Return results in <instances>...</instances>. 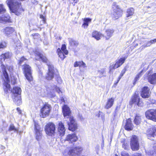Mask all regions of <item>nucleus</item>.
Returning a JSON list of instances; mask_svg holds the SVG:
<instances>
[{"instance_id": "obj_1", "label": "nucleus", "mask_w": 156, "mask_h": 156, "mask_svg": "<svg viewBox=\"0 0 156 156\" xmlns=\"http://www.w3.org/2000/svg\"><path fill=\"white\" fill-rule=\"evenodd\" d=\"M1 68L3 73V75L5 77L4 80L5 81V88H4L5 91L8 92L9 90L11 91L14 95V97L17 96L18 95H20L21 92V88L18 87H14L12 90L10 88V86L9 83L10 82L8 74L7 73V70H8L9 72H11L12 71V68L10 66H7L6 67L3 64H2L1 66Z\"/></svg>"}, {"instance_id": "obj_2", "label": "nucleus", "mask_w": 156, "mask_h": 156, "mask_svg": "<svg viewBox=\"0 0 156 156\" xmlns=\"http://www.w3.org/2000/svg\"><path fill=\"white\" fill-rule=\"evenodd\" d=\"M62 112L64 116L66 117L69 120H66L67 123L69 126V130L72 131H75L77 127V124L72 116L69 117L71 113L69 108L66 105H64L62 108Z\"/></svg>"}, {"instance_id": "obj_3", "label": "nucleus", "mask_w": 156, "mask_h": 156, "mask_svg": "<svg viewBox=\"0 0 156 156\" xmlns=\"http://www.w3.org/2000/svg\"><path fill=\"white\" fill-rule=\"evenodd\" d=\"M6 3L10 10L17 15H19L23 11L21 3L17 0H7Z\"/></svg>"}, {"instance_id": "obj_4", "label": "nucleus", "mask_w": 156, "mask_h": 156, "mask_svg": "<svg viewBox=\"0 0 156 156\" xmlns=\"http://www.w3.org/2000/svg\"><path fill=\"white\" fill-rule=\"evenodd\" d=\"M35 54L41 58L43 62L48 63V60L45 56L37 51L35 52ZM47 65L48 66V72L46 76V78L48 80H51L56 75L55 74L53 66L49 64H47Z\"/></svg>"}, {"instance_id": "obj_5", "label": "nucleus", "mask_w": 156, "mask_h": 156, "mask_svg": "<svg viewBox=\"0 0 156 156\" xmlns=\"http://www.w3.org/2000/svg\"><path fill=\"white\" fill-rule=\"evenodd\" d=\"M112 16L114 20L118 19L122 14V11L116 2H114L112 5Z\"/></svg>"}, {"instance_id": "obj_6", "label": "nucleus", "mask_w": 156, "mask_h": 156, "mask_svg": "<svg viewBox=\"0 0 156 156\" xmlns=\"http://www.w3.org/2000/svg\"><path fill=\"white\" fill-rule=\"evenodd\" d=\"M55 126L52 122H49L45 126V130L46 134L51 136H53L55 134Z\"/></svg>"}, {"instance_id": "obj_7", "label": "nucleus", "mask_w": 156, "mask_h": 156, "mask_svg": "<svg viewBox=\"0 0 156 156\" xmlns=\"http://www.w3.org/2000/svg\"><path fill=\"white\" fill-rule=\"evenodd\" d=\"M127 56H125V57L117 59L115 61V63L110 66L109 67V72L110 73H112L113 72L112 70L113 69L117 68L122 65L125 62L126 59L127 58Z\"/></svg>"}, {"instance_id": "obj_8", "label": "nucleus", "mask_w": 156, "mask_h": 156, "mask_svg": "<svg viewBox=\"0 0 156 156\" xmlns=\"http://www.w3.org/2000/svg\"><path fill=\"white\" fill-rule=\"evenodd\" d=\"M51 110V106L48 103H46L41 110L40 116L45 118L49 115Z\"/></svg>"}, {"instance_id": "obj_9", "label": "nucleus", "mask_w": 156, "mask_h": 156, "mask_svg": "<svg viewBox=\"0 0 156 156\" xmlns=\"http://www.w3.org/2000/svg\"><path fill=\"white\" fill-rule=\"evenodd\" d=\"M23 69L26 79L29 81H32L33 77L30 67L28 65L25 64L23 65Z\"/></svg>"}, {"instance_id": "obj_10", "label": "nucleus", "mask_w": 156, "mask_h": 156, "mask_svg": "<svg viewBox=\"0 0 156 156\" xmlns=\"http://www.w3.org/2000/svg\"><path fill=\"white\" fill-rule=\"evenodd\" d=\"M130 146L131 149L133 151H137L139 149V144L136 136H132L131 139Z\"/></svg>"}, {"instance_id": "obj_11", "label": "nucleus", "mask_w": 156, "mask_h": 156, "mask_svg": "<svg viewBox=\"0 0 156 156\" xmlns=\"http://www.w3.org/2000/svg\"><path fill=\"white\" fill-rule=\"evenodd\" d=\"M35 135L36 139L38 141H40L42 139V130H41L39 126L35 122Z\"/></svg>"}, {"instance_id": "obj_12", "label": "nucleus", "mask_w": 156, "mask_h": 156, "mask_svg": "<svg viewBox=\"0 0 156 156\" xmlns=\"http://www.w3.org/2000/svg\"><path fill=\"white\" fill-rule=\"evenodd\" d=\"M145 115L147 118L156 122V109H151L147 111Z\"/></svg>"}, {"instance_id": "obj_13", "label": "nucleus", "mask_w": 156, "mask_h": 156, "mask_svg": "<svg viewBox=\"0 0 156 156\" xmlns=\"http://www.w3.org/2000/svg\"><path fill=\"white\" fill-rule=\"evenodd\" d=\"M82 150V147L77 146L70 150L68 152V154L71 156H79Z\"/></svg>"}, {"instance_id": "obj_14", "label": "nucleus", "mask_w": 156, "mask_h": 156, "mask_svg": "<svg viewBox=\"0 0 156 156\" xmlns=\"http://www.w3.org/2000/svg\"><path fill=\"white\" fill-rule=\"evenodd\" d=\"M58 125V134L60 137H62L65 134L66 129L64 125L61 122H59Z\"/></svg>"}, {"instance_id": "obj_15", "label": "nucleus", "mask_w": 156, "mask_h": 156, "mask_svg": "<svg viewBox=\"0 0 156 156\" xmlns=\"http://www.w3.org/2000/svg\"><path fill=\"white\" fill-rule=\"evenodd\" d=\"M77 139V137L76 135L73 133L67 135L66 139V140L69 141V143H72L73 142L76 141Z\"/></svg>"}, {"instance_id": "obj_16", "label": "nucleus", "mask_w": 156, "mask_h": 156, "mask_svg": "<svg viewBox=\"0 0 156 156\" xmlns=\"http://www.w3.org/2000/svg\"><path fill=\"white\" fill-rule=\"evenodd\" d=\"M141 96L143 98H148L149 95V89L147 87H144L142 89Z\"/></svg>"}, {"instance_id": "obj_17", "label": "nucleus", "mask_w": 156, "mask_h": 156, "mask_svg": "<svg viewBox=\"0 0 156 156\" xmlns=\"http://www.w3.org/2000/svg\"><path fill=\"white\" fill-rule=\"evenodd\" d=\"M92 36L97 40H100L102 37H104V35L100 32L96 30L93 32Z\"/></svg>"}, {"instance_id": "obj_18", "label": "nucleus", "mask_w": 156, "mask_h": 156, "mask_svg": "<svg viewBox=\"0 0 156 156\" xmlns=\"http://www.w3.org/2000/svg\"><path fill=\"white\" fill-rule=\"evenodd\" d=\"M12 56V54L9 52H7L2 54L0 56V61L2 62L6 59H9Z\"/></svg>"}, {"instance_id": "obj_19", "label": "nucleus", "mask_w": 156, "mask_h": 156, "mask_svg": "<svg viewBox=\"0 0 156 156\" xmlns=\"http://www.w3.org/2000/svg\"><path fill=\"white\" fill-rule=\"evenodd\" d=\"M125 129L127 130H131L133 129V125L131 121L129 119L126 120V122L125 126Z\"/></svg>"}, {"instance_id": "obj_20", "label": "nucleus", "mask_w": 156, "mask_h": 156, "mask_svg": "<svg viewBox=\"0 0 156 156\" xmlns=\"http://www.w3.org/2000/svg\"><path fill=\"white\" fill-rule=\"evenodd\" d=\"M114 32V30L113 29H106L105 31V37L106 39H108L112 36Z\"/></svg>"}, {"instance_id": "obj_21", "label": "nucleus", "mask_w": 156, "mask_h": 156, "mask_svg": "<svg viewBox=\"0 0 156 156\" xmlns=\"http://www.w3.org/2000/svg\"><path fill=\"white\" fill-rule=\"evenodd\" d=\"M14 31V29L12 27H6L3 29V32L7 36L11 34Z\"/></svg>"}, {"instance_id": "obj_22", "label": "nucleus", "mask_w": 156, "mask_h": 156, "mask_svg": "<svg viewBox=\"0 0 156 156\" xmlns=\"http://www.w3.org/2000/svg\"><path fill=\"white\" fill-rule=\"evenodd\" d=\"M9 19L10 17L8 14L3 15L0 17V23H4V22H9Z\"/></svg>"}, {"instance_id": "obj_23", "label": "nucleus", "mask_w": 156, "mask_h": 156, "mask_svg": "<svg viewBox=\"0 0 156 156\" xmlns=\"http://www.w3.org/2000/svg\"><path fill=\"white\" fill-rule=\"evenodd\" d=\"M148 80L149 82L152 84L156 83V73L149 76Z\"/></svg>"}, {"instance_id": "obj_24", "label": "nucleus", "mask_w": 156, "mask_h": 156, "mask_svg": "<svg viewBox=\"0 0 156 156\" xmlns=\"http://www.w3.org/2000/svg\"><path fill=\"white\" fill-rule=\"evenodd\" d=\"M114 102V99L112 98H109L107 102L106 105L105 106V108L108 109L111 108L113 105Z\"/></svg>"}, {"instance_id": "obj_25", "label": "nucleus", "mask_w": 156, "mask_h": 156, "mask_svg": "<svg viewBox=\"0 0 156 156\" xmlns=\"http://www.w3.org/2000/svg\"><path fill=\"white\" fill-rule=\"evenodd\" d=\"M74 66L75 67L79 66L80 67H82L83 68H85V67H86V64L82 61L79 62L76 61L74 62Z\"/></svg>"}, {"instance_id": "obj_26", "label": "nucleus", "mask_w": 156, "mask_h": 156, "mask_svg": "<svg viewBox=\"0 0 156 156\" xmlns=\"http://www.w3.org/2000/svg\"><path fill=\"white\" fill-rule=\"evenodd\" d=\"M13 101L17 105H20L22 102L20 95L15 96L13 99Z\"/></svg>"}, {"instance_id": "obj_27", "label": "nucleus", "mask_w": 156, "mask_h": 156, "mask_svg": "<svg viewBox=\"0 0 156 156\" xmlns=\"http://www.w3.org/2000/svg\"><path fill=\"white\" fill-rule=\"evenodd\" d=\"M139 97L138 96L137 94L135 93L132 98L130 104H136V103H138L139 101Z\"/></svg>"}, {"instance_id": "obj_28", "label": "nucleus", "mask_w": 156, "mask_h": 156, "mask_svg": "<svg viewBox=\"0 0 156 156\" xmlns=\"http://www.w3.org/2000/svg\"><path fill=\"white\" fill-rule=\"evenodd\" d=\"M134 9L132 8L128 9L126 11V17L128 18L133 15L134 12Z\"/></svg>"}, {"instance_id": "obj_29", "label": "nucleus", "mask_w": 156, "mask_h": 156, "mask_svg": "<svg viewBox=\"0 0 156 156\" xmlns=\"http://www.w3.org/2000/svg\"><path fill=\"white\" fill-rule=\"evenodd\" d=\"M57 52L58 53V55L59 57L61 58V59L63 60L66 57V56L64 55V53L62 52L61 50L58 48L57 50Z\"/></svg>"}, {"instance_id": "obj_30", "label": "nucleus", "mask_w": 156, "mask_h": 156, "mask_svg": "<svg viewBox=\"0 0 156 156\" xmlns=\"http://www.w3.org/2000/svg\"><path fill=\"white\" fill-rule=\"evenodd\" d=\"M69 41L70 45L72 47H76L78 45L77 42L71 38H69Z\"/></svg>"}, {"instance_id": "obj_31", "label": "nucleus", "mask_w": 156, "mask_h": 156, "mask_svg": "<svg viewBox=\"0 0 156 156\" xmlns=\"http://www.w3.org/2000/svg\"><path fill=\"white\" fill-rule=\"evenodd\" d=\"M91 20L89 18L84 19V22L82 25V27L84 28H87L88 25V22L91 21Z\"/></svg>"}, {"instance_id": "obj_32", "label": "nucleus", "mask_w": 156, "mask_h": 156, "mask_svg": "<svg viewBox=\"0 0 156 156\" xmlns=\"http://www.w3.org/2000/svg\"><path fill=\"white\" fill-rule=\"evenodd\" d=\"M141 117L136 115L134 119V122L136 125H139L141 122Z\"/></svg>"}, {"instance_id": "obj_33", "label": "nucleus", "mask_w": 156, "mask_h": 156, "mask_svg": "<svg viewBox=\"0 0 156 156\" xmlns=\"http://www.w3.org/2000/svg\"><path fill=\"white\" fill-rule=\"evenodd\" d=\"M98 74L99 75V77L101 78L103 76H105V74L106 73V71L105 69H102L98 71Z\"/></svg>"}, {"instance_id": "obj_34", "label": "nucleus", "mask_w": 156, "mask_h": 156, "mask_svg": "<svg viewBox=\"0 0 156 156\" xmlns=\"http://www.w3.org/2000/svg\"><path fill=\"white\" fill-rule=\"evenodd\" d=\"M51 89L54 91V93L55 91H56L57 93L59 94L61 92L59 88L55 85H52L51 86Z\"/></svg>"}, {"instance_id": "obj_35", "label": "nucleus", "mask_w": 156, "mask_h": 156, "mask_svg": "<svg viewBox=\"0 0 156 156\" xmlns=\"http://www.w3.org/2000/svg\"><path fill=\"white\" fill-rule=\"evenodd\" d=\"M143 72V70H142L138 74H137L136 75L134 80V82L133 83V84H135V83H136V82L138 80L140 77L142 75Z\"/></svg>"}, {"instance_id": "obj_36", "label": "nucleus", "mask_w": 156, "mask_h": 156, "mask_svg": "<svg viewBox=\"0 0 156 156\" xmlns=\"http://www.w3.org/2000/svg\"><path fill=\"white\" fill-rule=\"evenodd\" d=\"M151 128H150L149 129H148L147 131V135L148 137L150 136H152L154 137V136H155L154 134V132L151 130Z\"/></svg>"}, {"instance_id": "obj_37", "label": "nucleus", "mask_w": 156, "mask_h": 156, "mask_svg": "<svg viewBox=\"0 0 156 156\" xmlns=\"http://www.w3.org/2000/svg\"><path fill=\"white\" fill-rule=\"evenodd\" d=\"M96 116L98 117H101L102 120H104L105 115L103 112L99 111L98 113L96 114Z\"/></svg>"}, {"instance_id": "obj_38", "label": "nucleus", "mask_w": 156, "mask_h": 156, "mask_svg": "<svg viewBox=\"0 0 156 156\" xmlns=\"http://www.w3.org/2000/svg\"><path fill=\"white\" fill-rule=\"evenodd\" d=\"M47 90L48 91H50V93H49V92H48V93L49 94L51 97H53L55 96V95L54 94V91L51 89V86L50 87H48L47 88Z\"/></svg>"}, {"instance_id": "obj_39", "label": "nucleus", "mask_w": 156, "mask_h": 156, "mask_svg": "<svg viewBox=\"0 0 156 156\" xmlns=\"http://www.w3.org/2000/svg\"><path fill=\"white\" fill-rule=\"evenodd\" d=\"M61 50L64 52V54L67 55L68 54V51L66 49V47L65 44H63L61 47Z\"/></svg>"}, {"instance_id": "obj_40", "label": "nucleus", "mask_w": 156, "mask_h": 156, "mask_svg": "<svg viewBox=\"0 0 156 156\" xmlns=\"http://www.w3.org/2000/svg\"><path fill=\"white\" fill-rule=\"evenodd\" d=\"M27 61V59L25 58L24 57H22L20 60L19 64L21 65L24 63H26Z\"/></svg>"}, {"instance_id": "obj_41", "label": "nucleus", "mask_w": 156, "mask_h": 156, "mask_svg": "<svg viewBox=\"0 0 156 156\" xmlns=\"http://www.w3.org/2000/svg\"><path fill=\"white\" fill-rule=\"evenodd\" d=\"M119 107H117L116 108L115 111V112L114 113V118H116V117L118 115L119 112Z\"/></svg>"}, {"instance_id": "obj_42", "label": "nucleus", "mask_w": 156, "mask_h": 156, "mask_svg": "<svg viewBox=\"0 0 156 156\" xmlns=\"http://www.w3.org/2000/svg\"><path fill=\"white\" fill-rule=\"evenodd\" d=\"M5 9L3 7L2 4H0V13H4L5 12Z\"/></svg>"}, {"instance_id": "obj_43", "label": "nucleus", "mask_w": 156, "mask_h": 156, "mask_svg": "<svg viewBox=\"0 0 156 156\" xmlns=\"http://www.w3.org/2000/svg\"><path fill=\"white\" fill-rule=\"evenodd\" d=\"M6 43L5 41L2 42L0 43V48H3L6 47Z\"/></svg>"}, {"instance_id": "obj_44", "label": "nucleus", "mask_w": 156, "mask_h": 156, "mask_svg": "<svg viewBox=\"0 0 156 156\" xmlns=\"http://www.w3.org/2000/svg\"><path fill=\"white\" fill-rule=\"evenodd\" d=\"M55 77L56 80L58 81V83H60L62 82L61 79L59 75H56Z\"/></svg>"}, {"instance_id": "obj_45", "label": "nucleus", "mask_w": 156, "mask_h": 156, "mask_svg": "<svg viewBox=\"0 0 156 156\" xmlns=\"http://www.w3.org/2000/svg\"><path fill=\"white\" fill-rule=\"evenodd\" d=\"M152 44V43L151 41H149L148 42L146 45H143L142 47V49H143L145 48V47H149L151 46V45Z\"/></svg>"}, {"instance_id": "obj_46", "label": "nucleus", "mask_w": 156, "mask_h": 156, "mask_svg": "<svg viewBox=\"0 0 156 156\" xmlns=\"http://www.w3.org/2000/svg\"><path fill=\"white\" fill-rule=\"evenodd\" d=\"M16 130V128L13 124L11 125L9 128V130L10 131Z\"/></svg>"}, {"instance_id": "obj_47", "label": "nucleus", "mask_w": 156, "mask_h": 156, "mask_svg": "<svg viewBox=\"0 0 156 156\" xmlns=\"http://www.w3.org/2000/svg\"><path fill=\"white\" fill-rule=\"evenodd\" d=\"M70 3L73 4V5H75V3L78 2V0H69Z\"/></svg>"}, {"instance_id": "obj_48", "label": "nucleus", "mask_w": 156, "mask_h": 156, "mask_svg": "<svg viewBox=\"0 0 156 156\" xmlns=\"http://www.w3.org/2000/svg\"><path fill=\"white\" fill-rule=\"evenodd\" d=\"M14 45L16 46V47L17 48V49H18V48L20 49L21 46L20 41H19L18 42L17 45L15 44Z\"/></svg>"}, {"instance_id": "obj_49", "label": "nucleus", "mask_w": 156, "mask_h": 156, "mask_svg": "<svg viewBox=\"0 0 156 156\" xmlns=\"http://www.w3.org/2000/svg\"><path fill=\"white\" fill-rule=\"evenodd\" d=\"M122 147L125 150H127L128 148V145L127 143H124L122 145Z\"/></svg>"}, {"instance_id": "obj_50", "label": "nucleus", "mask_w": 156, "mask_h": 156, "mask_svg": "<svg viewBox=\"0 0 156 156\" xmlns=\"http://www.w3.org/2000/svg\"><path fill=\"white\" fill-rule=\"evenodd\" d=\"M151 128V130L152 131L154 132V133H154L155 134V135L156 136V126H154L152 127Z\"/></svg>"}, {"instance_id": "obj_51", "label": "nucleus", "mask_w": 156, "mask_h": 156, "mask_svg": "<svg viewBox=\"0 0 156 156\" xmlns=\"http://www.w3.org/2000/svg\"><path fill=\"white\" fill-rule=\"evenodd\" d=\"M136 104L139 106L140 107L142 106L143 105V103L141 101H140V100L139 101L138 103H136Z\"/></svg>"}, {"instance_id": "obj_52", "label": "nucleus", "mask_w": 156, "mask_h": 156, "mask_svg": "<svg viewBox=\"0 0 156 156\" xmlns=\"http://www.w3.org/2000/svg\"><path fill=\"white\" fill-rule=\"evenodd\" d=\"M40 18L42 19V21L44 23H45L46 22V19L44 18V17L42 15H40Z\"/></svg>"}, {"instance_id": "obj_53", "label": "nucleus", "mask_w": 156, "mask_h": 156, "mask_svg": "<svg viewBox=\"0 0 156 156\" xmlns=\"http://www.w3.org/2000/svg\"><path fill=\"white\" fill-rule=\"evenodd\" d=\"M122 156H129V154L128 153L125 152H122Z\"/></svg>"}, {"instance_id": "obj_54", "label": "nucleus", "mask_w": 156, "mask_h": 156, "mask_svg": "<svg viewBox=\"0 0 156 156\" xmlns=\"http://www.w3.org/2000/svg\"><path fill=\"white\" fill-rule=\"evenodd\" d=\"M11 83L12 84H16V79H15L14 80L12 81V80L11 81Z\"/></svg>"}, {"instance_id": "obj_55", "label": "nucleus", "mask_w": 156, "mask_h": 156, "mask_svg": "<svg viewBox=\"0 0 156 156\" xmlns=\"http://www.w3.org/2000/svg\"><path fill=\"white\" fill-rule=\"evenodd\" d=\"M152 43V44L156 42V39H154V40H151Z\"/></svg>"}, {"instance_id": "obj_56", "label": "nucleus", "mask_w": 156, "mask_h": 156, "mask_svg": "<svg viewBox=\"0 0 156 156\" xmlns=\"http://www.w3.org/2000/svg\"><path fill=\"white\" fill-rule=\"evenodd\" d=\"M126 71V68H124L122 70V72L121 73H123V74H124Z\"/></svg>"}, {"instance_id": "obj_57", "label": "nucleus", "mask_w": 156, "mask_h": 156, "mask_svg": "<svg viewBox=\"0 0 156 156\" xmlns=\"http://www.w3.org/2000/svg\"><path fill=\"white\" fill-rule=\"evenodd\" d=\"M132 156H141V154H135L133 155Z\"/></svg>"}, {"instance_id": "obj_58", "label": "nucleus", "mask_w": 156, "mask_h": 156, "mask_svg": "<svg viewBox=\"0 0 156 156\" xmlns=\"http://www.w3.org/2000/svg\"><path fill=\"white\" fill-rule=\"evenodd\" d=\"M123 75H124L123 73H121V74H120V75L119 76V77L121 78L123 76Z\"/></svg>"}, {"instance_id": "obj_59", "label": "nucleus", "mask_w": 156, "mask_h": 156, "mask_svg": "<svg viewBox=\"0 0 156 156\" xmlns=\"http://www.w3.org/2000/svg\"><path fill=\"white\" fill-rule=\"evenodd\" d=\"M121 78V77H120L119 76V77L118 78V79L117 80H118V81H119L120 80Z\"/></svg>"}, {"instance_id": "obj_60", "label": "nucleus", "mask_w": 156, "mask_h": 156, "mask_svg": "<svg viewBox=\"0 0 156 156\" xmlns=\"http://www.w3.org/2000/svg\"><path fill=\"white\" fill-rule=\"evenodd\" d=\"M121 78V77H120L119 76V77L118 78V79L117 80H118V81H119L120 80Z\"/></svg>"}, {"instance_id": "obj_61", "label": "nucleus", "mask_w": 156, "mask_h": 156, "mask_svg": "<svg viewBox=\"0 0 156 156\" xmlns=\"http://www.w3.org/2000/svg\"><path fill=\"white\" fill-rule=\"evenodd\" d=\"M17 110L18 112H19L20 110V108H17Z\"/></svg>"}, {"instance_id": "obj_62", "label": "nucleus", "mask_w": 156, "mask_h": 156, "mask_svg": "<svg viewBox=\"0 0 156 156\" xmlns=\"http://www.w3.org/2000/svg\"><path fill=\"white\" fill-rule=\"evenodd\" d=\"M19 114H21V110H20L19 112H18Z\"/></svg>"}, {"instance_id": "obj_63", "label": "nucleus", "mask_w": 156, "mask_h": 156, "mask_svg": "<svg viewBox=\"0 0 156 156\" xmlns=\"http://www.w3.org/2000/svg\"><path fill=\"white\" fill-rule=\"evenodd\" d=\"M119 82V81H118V80H117V82L115 83V84H117L118 83V82Z\"/></svg>"}, {"instance_id": "obj_64", "label": "nucleus", "mask_w": 156, "mask_h": 156, "mask_svg": "<svg viewBox=\"0 0 156 156\" xmlns=\"http://www.w3.org/2000/svg\"><path fill=\"white\" fill-rule=\"evenodd\" d=\"M97 149H99V147H98V146L97 147Z\"/></svg>"}]
</instances>
